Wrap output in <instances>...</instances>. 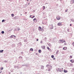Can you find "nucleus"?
<instances>
[{
  "instance_id": "obj_9",
  "label": "nucleus",
  "mask_w": 74,
  "mask_h": 74,
  "mask_svg": "<svg viewBox=\"0 0 74 74\" xmlns=\"http://www.w3.org/2000/svg\"><path fill=\"white\" fill-rule=\"evenodd\" d=\"M67 49V48L66 47H64L63 48V49H64V50H66Z\"/></svg>"
},
{
  "instance_id": "obj_39",
  "label": "nucleus",
  "mask_w": 74,
  "mask_h": 74,
  "mask_svg": "<svg viewBox=\"0 0 74 74\" xmlns=\"http://www.w3.org/2000/svg\"><path fill=\"white\" fill-rule=\"evenodd\" d=\"M27 1H29V0H27Z\"/></svg>"
},
{
  "instance_id": "obj_22",
  "label": "nucleus",
  "mask_w": 74,
  "mask_h": 74,
  "mask_svg": "<svg viewBox=\"0 0 74 74\" xmlns=\"http://www.w3.org/2000/svg\"><path fill=\"white\" fill-rule=\"evenodd\" d=\"M13 36H14V35H11L10 36V37H11V38H13Z\"/></svg>"
},
{
  "instance_id": "obj_2",
  "label": "nucleus",
  "mask_w": 74,
  "mask_h": 74,
  "mask_svg": "<svg viewBox=\"0 0 74 74\" xmlns=\"http://www.w3.org/2000/svg\"><path fill=\"white\" fill-rule=\"evenodd\" d=\"M60 16H57L56 17V18L57 20H60Z\"/></svg>"
},
{
  "instance_id": "obj_33",
  "label": "nucleus",
  "mask_w": 74,
  "mask_h": 74,
  "mask_svg": "<svg viewBox=\"0 0 74 74\" xmlns=\"http://www.w3.org/2000/svg\"><path fill=\"white\" fill-rule=\"evenodd\" d=\"M53 60H55V58H53Z\"/></svg>"
},
{
  "instance_id": "obj_13",
  "label": "nucleus",
  "mask_w": 74,
  "mask_h": 74,
  "mask_svg": "<svg viewBox=\"0 0 74 74\" xmlns=\"http://www.w3.org/2000/svg\"><path fill=\"white\" fill-rule=\"evenodd\" d=\"M43 8L42 9V10H44L45 9V6H43Z\"/></svg>"
},
{
  "instance_id": "obj_15",
  "label": "nucleus",
  "mask_w": 74,
  "mask_h": 74,
  "mask_svg": "<svg viewBox=\"0 0 74 74\" xmlns=\"http://www.w3.org/2000/svg\"><path fill=\"white\" fill-rule=\"evenodd\" d=\"M11 16L12 17H14V14H11Z\"/></svg>"
},
{
  "instance_id": "obj_40",
  "label": "nucleus",
  "mask_w": 74,
  "mask_h": 74,
  "mask_svg": "<svg viewBox=\"0 0 74 74\" xmlns=\"http://www.w3.org/2000/svg\"><path fill=\"white\" fill-rule=\"evenodd\" d=\"M73 46H74V44L73 45Z\"/></svg>"
},
{
  "instance_id": "obj_12",
  "label": "nucleus",
  "mask_w": 74,
  "mask_h": 74,
  "mask_svg": "<svg viewBox=\"0 0 74 74\" xmlns=\"http://www.w3.org/2000/svg\"><path fill=\"white\" fill-rule=\"evenodd\" d=\"M30 50L31 51H33V49L32 48H31L30 49Z\"/></svg>"
},
{
  "instance_id": "obj_14",
  "label": "nucleus",
  "mask_w": 74,
  "mask_h": 74,
  "mask_svg": "<svg viewBox=\"0 0 74 74\" xmlns=\"http://www.w3.org/2000/svg\"><path fill=\"white\" fill-rule=\"evenodd\" d=\"M38 52L39 53H41V50H38Z\"/></svg>"
},
{
  "instance_id": "obj_8",
  "label": "nucleus",
  "mask_w": 74,
  "mask_h": 74,
  "mask_svg": "<svg viewBox=\"0 0 74 74\" xmlns=\"http://www.w3.org/2000/svg\"><path fill=\"white\" fill-rule=\"evenodd\" d=\"M70 62H71V63H74V60H70Z\"/></svg>"
},
{
  "instance_id": "obj_28",
  "label": "nucleus",
  "mask_w": 74,
  "mask_h": 74,
  "mask_svg": "<svg viewBox=\"0 0 74 74\" xmlns=\"http://www.w3.org/2000/svg\"><path fill=\"white\" fill-rule=\"evenodd\" d=\"M67 10H66L65 11V12H67Z\"/></svg>"
},
{
  "instance_id": "obj_36",
  "label": "nucleus",
  "mask_w": 74,
  "mask_h": 74,
  "mask_svg": "<svg viewBox=\"0 0 74 74\" xmlns=\"http://www.w3.org/2000/svg\"><path fill=\"white\" fill-rule=\"evenodd\" d=\"M37 41H38V39H37Z\"/></svg>"
},
{
  "instance_id": "obj_29",
  "label": "nucleus",
  "mask_w": 74,
  "mask_h": 74,
  "mask_svg": "<svg viewBox=\"0 0 74 74\" xmlns=\"http://www.w3.org/2000/svg\"><path fill=\"white\" fill-rule=\"evenodd\" d=\"M64 45H66V43H65L64 44Z\"/></svg>"
},
{
  "instance_id": "obj_17",
  "label": "nucleus",
  "mask_w": 74,
  "mask_h": 74,
  "mask_svg": "<svg viewBox=\"0 0 74 74\" xmlns=\"http://www.w3.org/2000/svg\"><path fill=\"white\" fill-rule=\"evenodd\" d=\"M64 73H67V70H64Z\"/></svg>"
},
{
  "instance_id": "obj_20",
  "label": "nucleus",
  "mask_w": 74,
  "mask_h": 74,
  "mask_svg": "<svg viewBox=\"0 0 74 74\" xmlns=\"http://www.w3.org/2000/svg\"><path fill=\"white\" fill-rule=\"evenodd\" d=\"M73 58V56H70L69 57V58H71H71Z\"/></svg>"
},
{
  "instance_id": "obj_6",
  "label": "nucleus",
  "mask_w": 74,
  "mask_h": 74,
  "mask_svg": "<svg viewBox=\"0 0 74 74\" xmlns=\"http://www.w3.org/2000/svg\"><path fill=\"white\" fill-rule=\"evenodd\" d=\"M41 28L40 27H38V30L39 31H40V32L41 30Z\"/></svg>"
},
{
  "instance_id": "obj_34",
  "label": "nucleus",
  "mask_w": 74,
  "mask_h": 74,
  "mask_svg": "<svg viewBox=\"0 0 74 74\" xmlns=\"http://www.w3.org/2000/svg\"><path fill=\"white\" fill-rule=\"evenodd\" d=\"M67 31H68V32H69V29H68Z\"/></svg>"
},
{
  "instance_id": "obj_35",
  "label": "nucleus",
  "mask_w": 74,
  "mask_h": 74,
  "mask_svg": "<svg viewBox=\"0 0 74 74\" xmlns=\"http://www.w3.org/2000/svg\"><path fill=\"white\" fill-rule=\"evenodd\" d=\"M36 55H38V53H36Z\"/></svg>"
},
{
  "instance_id": "obj_25",
  "label": "nucleus",
  "mask_w": 74,
  "mask_h": 74,
  "mask_svg": "<svg viewBox=\"0 0 74 74\" xmlns=\"http://www.w3.org/2000/svg\"><path fill=\"white\" fill-rule=\"evenodd\" d=\"M3 69V67H1V69L0 70H2Z\"/></svg>"
},
{
  "instance_id": "obj_24",
  "label": "nucleus",
  "mask_w": 74,
  "mask_h": 74,
  "mask_svg": "<svg viewBox=\"0 0 74 74\" xmlns=\"http://www.w3.org/2000/svg\"><path fill=\"white\" fill-rule=\"evenodd\" d=\"M34 21L35 20H36V18H35L34 19H33Z\"/></svg>"
},
{
  "instance_id": "obj_23",
  "label": "nucleus",
  "mask_w": 74,
  "mask_h": 74,
  "mask_svg": "<svg viewBox=\"0 0 74 74\" xmlns=\"http://www.w3.org/2000/svg\"><path fill=\"white\" fill-rule=\"evenodd\" d=\"M47 48L49 50V49H49V48L48 47H47Z\"/></svg>"
},
{
  "instance_id": "obj_16",
  "label": "nucleus",
  "mask_w": 74,
  "mask_h": 74,
  "mask_svg": "<svg viewBox=\"0 0 74 74\" xmlns=\"http://www.w3.org/2000/svg\"><path fill=\"white\" fill-rule=\"evenodd\" d=\"M58 53H59V51L57 50L56 52V54H58Z\"/></svg>"
},
{
  "instance_id": "obj_32",
  "label": "nucleus",
  "mask_w": 74,
  "mask_h": 74,
  "mask_svg": "<svg viewBox=\"0 0 74 74\" xmlns=\"http://www.w3.org/2000/svg\"><path fill=\"white\" fill-rule=\"evenodd\" d=\"M72 44H74V42H72Z\"/></svg>"
},
{
  "instance_id": "obj_7",
  "label": "nucleus",
  "mask_w": 74,
  "mask_h": 74,
  "mask_svg": "<svg viewBox=\"0 0 74 74\" xmlns=\"http://www.w3.org/2000/svg\"><path fill=\"white\" fill-rule=\"evenodd\" d=\"M50 28L51 29H53V25H50Z\"/></svg>"
},
{
  "instance_id": "obj_21",
  "label": "nucleus",
  "mask_w": 74,
  "mask_h": 74,
  "mask_svg": "<svg viewBox=\"0 0 74 74\" xmlns=\"http://www.w3.org/2000/svg\"><path fill=\"white\" fill-rule=\"evenodd\" d=\"M1 33L2 34H4V32L3 31H2Z\"/></svg>"
},
{
  "instance_id": "obj_3",
  "label": "nucleus",
  "mask_w": 74,
  "mask_h": 74,
  "mask_svg": "<svg viewBox=\"0 0 74 74\" xmlns=\"http://www.w3.org/2000/svg\"><path fill=\"white\" fill-rule=\"evenodd\" d=\"M59 69V71H60V72H61V71H63V68H62V69Z\"/></svg>"
},
{
  "instance_id": "obj_19",
  "label": "nucleus",
  "mask_w": 74,
  "mask_h": 74,
  "mask_svg": "<svg viewBox=\"0 0 74 74\" xmlns=\"http://www.w3.org/2000/svg\"><path fill=\"white\" fill-rule=\"evenodd\" d=\"M51 57L52 58H54V56L53 55L51 56Z\"/></svg>"
},
{
  "instance_id": "obj_38",
  "label": "nucleus",
  "mask_w": 74,
  "mask_h": 74,
  "mask_svg": "<svg viewBox=\"0 0 74 74\" xmlns=\"http://www.w3.org/2000/svg\"><path fill=\"white\" fill-rule=\"evenodd\" d=\"M21 16L22 15V14H21Z\"/></svg>"
},
{
  "instance_id": "obj_1",
  "label": "nucleus",
  "mask_w": 74,
  "mask_h": 74,
  "mask_svg": "<svg viewBox=\"0 0 74 74\" xmlns=\"http://www.w3.org/2000/svg\"><path fill=\"white\" fill-rule=\"evenodd\" d=\"M59 41L60 42H62V43L63 42H66V41H65L64 39L60 40Z\"/></svg>"
},
{
  "instance_id": "obj_31",
  "label": "nucleus",
  "mask_w": 74,
  "mask_h": 74,
  "mask_svg": "<svg viewBox=\"0 0 74 74\" xmlns=\"http://www.w3.org/2000/svg\"><path fill=\"white\" fill-rule=\"evenodd\" d=\"M14 37H16V36H15L14 35H13Z\"/></svg>"
},
{
  "instance_id": "obj_11",
  "label": "nucleus",
  "mask_w": 74,
  "mask_h": 74,
  "mask_svg": "<svg viewBox=\"0 0 74 74\" xmlns=\"http://www.w3.org/2000/svg\"><path fill=\"white\" fill-rule=\"evenodd\" d=\"M44 29L43 28H41V31H42V32H44Z\"/></svg>"
},
{
  "instance_id": "obj_5",
  "label": "nucleus",
  "mask_w": 74,
  "mask_h": 74,
  "mask_svg": "<svg viewBox=\"0 0 74 74\" xmlns=\"http://www.w3.org/2000/svg\"><path fill=\"white\" fill-rule=\"evenodd\" d=\"M29 17H30V18H31L33 19V18H34V17H35V16L31 15Z\"/></svg>"
},
{
  "instance_id": "obj_4",
  "label": "nucleus",
  "mask_w": 74,
  "mask_h": 74,
  "mask_svg": "<svg viewBox=\"0 0 74 74\" xmlns=\"http://www.w3.org/2000/svg\"><path fill=\"white\" fill-rule=\"evenodd\" d=\"M62 23H59L58 24V26H62Z\"/></svg>"
},
{
  "instance_id": "obj_27",
  "label": "nucleus",
  "mask_w": 74,
  "mask_h": 74,
  "mask_svg": "<svg viewBox=\"0 0 74 74\" xmlns=\"http://www.w3.org/2000/svg\"><path fill=\"white\" fill-rule=\"evenodd\" d=\"M20 29L19 28H18V30H20Z\"/></svg>"
},
{
  "instance_id": "obj_18",
  "label": "nucleus",
  "mask_w": 74,
  "mask_h": 74,
  "mask_svg": "<svg viewBox=\"0 0 74 74\" xmlns=\"http://www.w3.org/2000/svg\"><path fill=\"white\" fill-rule=\"evenodd\" d=\"M3 51H4L3 50H1L0 51V52H1V53H3Z\"/></svg>"
},
{
  "instance_id": "obj_10",
  "label": "nucleus",
  "mask_w": 74,
  "mask_h": 74,
  "mask_svg": "<svg viewBox=\"0 0 74 74\" xmlns=\"http://www.w3.org/2000/svg\"><path fill=\"white\" fill-rule=\"evenodd\" d=\"M42 49H44L45 48V46H42Z\"/></svg>"
},
{
  "instance_id": "obj_37",
  "label": "nucleus",
  "mask_w": 74,
  "mask_h": 74,
  "mask_svg": "<svg viewBox=\"0 0 74 74\" xmlns=\"http://www.w3.org/2000/svg\"><path fill=\"white\" fill-rule=\"evenodd\" d=\"M71 24H70V26H71Z\"/></svg>"
},
{
  "instance_id": "obj_26",
  "label": "nucleus",
  "mask_w": 74,
  "mask_h": 74,
  "mask_svg": "<svg viewBox=\"0 0 74 74\" xmlns=\"http://www.w3.org/2000/svg\"><path fill=\"white\" fill-rule=\"evenodd\" d=\"M4 20H2V22H4Z\"/></svg>"
},
{
  "instance_id": "obj_30",
  "label": "nucleus",
  "mask_w": 74,
  "mask_h": 74,
  "mask_svg": "<svg viewBox=\"0 0 74 74\" xmlns=\"http://www.w3.org/2000/svg\"><path fill=\"white\" fill-rule=\"evenodd\" d=\"M2 71H0V73H1V72H2Z\"/></svg>"
}]
</instances>
